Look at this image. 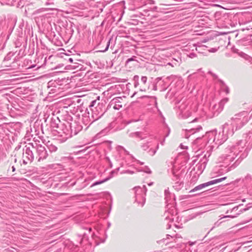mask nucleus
<instances>
[{"label":"nucleus","instance_id":"1","mask_svg":"<svg viewBox=\"0 0 252 252\" xmlns=\"http://www.w3.org/2000/svg\"><path fill=\"white\" fill-rule=\"evenodd\" d=\"M239 143H236L234 145L228 146L225 150V154L224 156V161L226 163H229L238 157L235 162L226 169L227 172L235 168L244 159L242 158L241 156L243 153L244 147H240Z\"/></svg>","mask_w":252,"mask_h":252},{"label":"nucleus","instance_id":"2","mask_svg":"<svg viewBox=\"0 0 252 252\" xmlns=\"http://www.w3.org/2000/svg\"><path fill=\"white\" fill-rule=\"evenodd\" d=\"M228 124H225L223 126V131L222 132H220L217 133L216 130H213L206 132V134L202 136V137L197 138L195 140L196 143H199L200 141H205V144L203 145H207L210 144V145H214V147L216 146H219L223 143L227 137V136L224 134V130L228 128Z\"/></svg>","mask_w":252,"mask_h":252},{"label":"nucleus","instance_id":"3","mask_svg":"<svg viewBox=\"0 0 252 252\" xmlns=\"http://www.w3.org/2000/svg\"><path fill=\"white\" fill-rule=\"evenodd\" d=\"M245 139L244 140H240L237 142L239 143L240 147H244L243 153L241 156L242 158H246L252 148V129L248 133L245 134Z\"/></svg>","mask_w":252,"mask_h":252},{"label":"nucleus","instance_id":"4","mask_svg":"<svg viewBox=\"0 0 252 252\" xmlns=\"http://www.w3.org/2000/svg\"><path fill=\"white\" fill-rule=\"evenodd\" d=\"M68 122H63L60 125L58 129H54L58 133L59 136L62 137V139H59L61 141V142H64L72 137V131L70 130Z\"/></svg>","mask_w":252,"mask_h":252},{"label":"nucleus","instance_id":"5","mask_svg":"<svg viewBox=\"0 0 252 252\" xmlns=\"http://www.w3.org/2000/svg\"><path fill=\"white\" fill-rule=\"evenodd\" d=\"M133 189L135 191V201L140 205L141 207H143L146 201L145 196L147 191L146 186L144 185L143 188L136 187Z\"/></svg>","mask_w":252,"mask_h":252},{"label":"nucleus","instance_id":"6","mask_svg":"<svg viewBox=\"0 0 252 252\" xmlns=\"http://www.w3.org/2000/svg\"><path fill=\"white\" fill-rule=\"evenodd\" d=\"M29 145L32 146V149L36 151V155L35 158L38 161L40 162L47 158L48 154L44 146L40 144L37 145V144H35L34 146L32 143H30Z\"/></svg>","mask_w":252,"mask_h":252},{"label":"nucleus","instance_id":"7","mask_svg":"<svg viewBox=\"0 0 252 252\" xmlns=\"http://www.w3.org/2000/svg\"><path fill=\"white\" fill-rule=\"evenodd\" d=\"M142 149L147 151L150 156H154L158 149V144L155 140L147 141L141 146Z\"/></svg>","mask_w":252,"mask_h":252},{"label":"nucleus","instance_id":"8","mask_svg":"<svg viewBox=\"0 0 252 252\" xmlns=\"http://www.w3.org/2000/svg\"><path fill=\"white\" fill-rule=\"evenodd\" d=\"M55 112L56 111H53L51 116L47 114V113H45L43 119L45 122H47V121L49 120L51 126L53 128H56L55 129H58L60 127V120L58 116L55 115L54 112Z\"/></svg>","mask_w":252,"mask_h":252},{"label":"nucleus","instance_id":"9","mask_svg":"<svg viewBox=\"0 0 252 252\" xmlns=\"http://www.w3.org/2000/svg\"><path fill=\"white\" fill-rule=\"evenodd\" d=\"M31 148L26 146L23 149V162L24 164H27L29 162H31L34 159L33 150Z\"/></svg>","mask_w":252,"mask_h":252},{"label":"nucleus","instance_id":"10","mask_svg":"<svg viewBox=\"0 0 252 252\" xmlns=\"http://www.w3.org/2000/svg\"><path fill=\"white\" fill-rule=\"evenodd\" d=\"M226 178V177H224L221 178H219L217 179H215L210 181H209L208 182L201 184L198 186H196L193 189L191 190L190 192H194L198 190H200L202 189L203 188H204L205 187H207L210 185H213L215 184H217L221 182V181L224 180Z\"/></svg>","mask_w":252,"mask_h":252},{"label":"nucleus","instance_id":"11","mask_svg":"<svg viewBox=\"0 0 252 252\" xmlns=\"http://www.w3.org/2000/svg\"><path fill=\"white\" fill-rule=\"evenodd\" d=\"M200 144V148H202L203 147H204L206 148V150L207 151L206 153L204 155L203 157V163L204 164V167H205L206 164L208 161L207 158H208L211 155V152L212 151L213 148H214V145H210V144H208L207 145H203V144H205V141H200V142L198 143Z\"/></svg>","mask_w":252,"mask_h":252},{"label":"nucleus","instance_id":"12","mask_svg":"<svg viewBox=\"0 0 252 252\" xmlns=\"http://www.w3.org/2000/svg\"><path fill=\"white\" fill-rule=\"evenodd\" d=\"M200 144V148H202L203 147H204L206 148V150L207 151L206 153L204 155L203 157V163L204 164V167H205L206 164L208 161L207 158H208L211 155V152L212 151L213 148H214V145H210V144H208L207 145H203V144H205V141H200V142L198 143Z\"/></svg>","mask_w":252,"mask_h":252},{"label":"nucleus","instance_id":"13","mask_svg":"<svg viewBox=\"0 0 252 252\" xmlns=\"http://www.w3.org/2000/svg\"><path fill=\"white\" fill-rule=\"evenodd\" d=\"M200 144V148H202L203 147H204L206 148V150L207 151L206 153L204 155L203 157V163L204 164V167H205L206 164L208 161L207 158H208L211 155V152L212 151L213 148H214V145H210V144H208L207 145H203V144H205V141H200V142L198 143Z\"/></svg>","mask_w":252,"mask_h":252},{"label":"nucleus","instance_id":"14","mask_svg":"<svg viewBox=\"0 0 252 252\" xmlns=\"http://www.w3.org/2000/svg\"><path fill=\"white\" fill-rule=\"evenodd\" d=\"M70 130L72 131V136L76 135L78 134L83 128V126L80 124L79 123L74 121L71 123H69Z\"/></svg>","mask_w":252,"mask_h":252},{"label":"nucleus","instance_id":"15","mask_svg":"<svg viewBox=\"0 0 252 252\" xmlns=\"http://www.w3.org/2000/svg\"><path fill=\"white\" fill-rule=\"evenodd\" d=\"M250 207H251V206L240 210L239 213H237L235 215H226V216H223L221 217L219 220H218L214 223V226L213 227H218L222 222L225 221V220H223V221H220V220H221L222 219H226V218H232L233 219V218H236L243 212L247 211Z\"/></svg>","mask_w":252,"mask_h":252},{"label":"nucleus","instance_id":"16","mask_svg":"<svg viewBox=\"0 0 252 252\" xmlns=\"http://www.w3.org/2000/svg\"><path fill=\"white\" fill-rule=\"evenodd\" d=\"M81 113L82 122L85 125H87L90 123L92 124V120L91 119V115L90 111H80Z\"/></svg>","mask_w":252,"mask_h":252},{"label":"nucleus","instance_id":"17","mask_svg":"<svg viewBox=\"0 0 252 252\" xmlns=\"http://www.w3.org/2000/svg\"><path fill=\"white\" fill-rule=\"evenodd\" d=\"M90 112L92 123L98 120L104 114L103 111H90Z\"/></svg>","mask_w":252,"mask_h":252},{"label":"nucleus","instance_id":"18","mask_svg":"<svg viewBox=\"0 0 252 252\" xmlns=\"http://www.w3.org/2000/svg\"><path fill=\"white\" fill-rule=\"evenodd\" d=\"M203 115L206 117V119H212L217 117L219 114V111H202Z\"/></svg>","mask_w":252,"mask_h":252},{"label":"nucleus","instance_id":"19","mask_svg":"<svg viewBox=\"0 0 252 252\" xmlns=\"http://www.w3.org/2000/svg\"><path fill=\"white\" fill-rule=\"evenodd\" d=\"M202 129V126H198L195 128H191L189 129H186V133L185 134V137L186 138H189L190 136V134H189V133L190 134H193L196 132L199 131Z\"/></svg>","mask_w":252,"mask_h":252},{"label":"nucleus","instance_id":"20","mask_svg":"<svg viewBox=\"0 0 252 252\" xmlns=\"http://www.w3.org/2000/svg\"><path fill=\"white\" fill-rule=\"evenodd\" d=\"M178 116L180 119H186L190 117L191 113L189 111H179Z\"/></svg>","mask_w":252,"mask_h":252},{"label":"nucleus","instance_id":"21","mask_svg":"<svg viewBox=\"0 0 252 252\" xmlns=\"http://www.w3.org/2000/svg\"><path fill=\"white\" fill-rule=\"evenodd\" d=\"M108 107H109V108L112 107L114 109L119 110L122 107V105L120 104V102L112 101L108 105L107 109H109Z\"/></svg>","mask_w":252,"mask_h":252},{"label":"nucleus","instance_id":"22","mask_svg":"<svg viewBox=\"0 0 252 252\" xmlns=\"http://www.w3.org/2000/svg\"><path fill=\"white\" fill-rule=\"evenodd\" d=\"M47 147L51 153L55 152L58 150V147L55 144L50 143V142L47 143Z\"/></svg>","mask_w":252,"mask_h":252},{"label":"nucleus","instance_id":"23","mask_svg":"<svg viewBox=\"0 0 252 252\" xmlns=\"http://www.w3.org/2000/svg\"><path fill=\"white\" fill-rule=\"evenodd\" d=\"M64 112L66 113L63 116V120L64 122H68V123H71L73 121V118L68 113V111H64Z\"/></svg>","mask_w":252,"mask_h":252},{"label":"nucleus","instance_id":"24","mask_svg":"<svg viewBox=\"0 0 252 252\" xmlns=\"http://www.w3.org/2000/svg\"><path fill=\"white\" fill-rule=\"evenodd\" d=\"M109 180V178H105L102 180H100V181H96V182H94L92 185H91V187H94V186H96V185H100L102 183H103Z\"/></svg>","mask_w":252,"mask_h":252},{"label":"nucleus","instance_id":"25","mask_svg":"<svg viewBox=\"0 0 252 252\" xmlns=\"http://www.w3.org/2000/svg\"><path fill=\"white\" fill-rule=\"evenodd\" d=\"M99 98L100 97L99 96H97V99H95V100H94L93 101H92L91 102V104L89 105V107H93L96 104H97L98 106H99L100 105V103L99 102H98L99 101Z\"/></svg>","mask_w":252,"mask_h":252},{"label":"nucleus","instance_id":"26","mask_svg":"<svg viewBox=\"0 0 252 252\" xmlns=\"http://www.w3.org/2000/svg\"><path fill=\"white\" fill-rule=\"evenodd\" d=\"M172 174H173V177L172 180L176 182V184L178 183V180H179V176L177 174H176L175 172L173 170H172Z\"/></svg>","mask_w":252,"mask_h":252},{"label":"nucleus","instance_id":"27","mask_svg":"<svg viewBox=\"0 0 252 252\" xmlns=\"http://www.w3.org/2000/svg\"><path fill=\"white\" fill-rule=\"evenodd\" d=\"M227 101H228V98H227L222 99V100L220 102V104H219L220 109H223V105H224L226 102H227Z\"/></svg>","mask_w":252,"mask_h":252},{"label":"nucleus","instance_id":"28","mask_svg":"<svg viewBox=\"0 0 252 252\" xmlns=\"http://www.w3.org/2000/svg\"><path fill=\"white\" fill-rule=\"evenodd\" d=\"M110 41H111V39H110L106 43V47L104 49V50H99V51H98L97 52H106V51L108 50V48H109V47L110 46Z\"/></svg>","mask_w":252,"mask_h":252},{"label":"nucleus","instance_id":"29","mask_svg":"<svg viewBox=\"0 0 252 252\" xmlns=\"http://www.w3.org/2000/svg\"><path fill=\"white\" fill-rule=\"evenodd\" d=\"M109 129L108 128H105L103 130H102L99 133H98V135H104L107 133V132L109 131Z\"/></svg>","mask_w":252,"mask_h":252},{"label":"nucleus","instance_id":"30","mask_svg":"<svg viewBox=\"0 0 252 252\" xmlns=\"http://www.w3.org/2000/svg\"><path fill=\"white\" fill-rule=\"evenodd\" d=\"M166 237H167L166 239H169V237H171L172 238H175V239H174L175 242H176V239H177L178 238H182L181 236L180 235H179V234H176L175 237L171 236V235L167 234V235H166Z\"/></svg>","mask_w":252,"mask_h":252},{"label":"nucleus","instance_id":"31","mask_svg":"<svg viewBox=\"0 0 252 252\" xmlns=\"http://www.w3.org/2000/svg\"><path fill=\"white\" fill-rule=\"evenodd\" d=\"M12 54L11 53H8L4 58L3 62L8 61L11 60Z\"/></svg>","mask_w":252,"mask_h":252},{"label":"nucleus","instance_id":"32","mask_svg":"<svg viewBox=\"0 0 252 252\" xmlns=\"http://www.w3.org/2000/svg\"><path fill=\"white\" fill-rule=\"evenodd\" d=\"M136 61V57L135 56H133L131 58H130L129 59H128L126 62V64H127L129 62H131V61Z\"/></svg>","mask_w":252,"mask_h":252},{"label":"nucleus","instance_id":"33","mask_svg":"<svg viewBox=\"0 0 252 252\" xmlns=\"http://www.w3.org/2000/svg\"><path fill=\"white\" fill-rule=\"evenodd\" d=\"M140 134V133L139 132L131 133L129 134V136H130V137H133V136L138 137L139 136Z\"/></svg>","mask_w":252,"mask_h":252},{"label":"nucleus","instance_id":"34","mask_svg":"<svg viewBox=\"0 0 252 252\" xmlns=\"http://www.w3.org/2000/svg\"><path fill=\"white\" fill-rule=\"evenodd\" d=\"M114 174H116V172L115 171V170H112L110 172L109 176L107 178H109V180L111 178H112L114 176Z\"/></svg>","mask_w":252,"mask_h":252},{"label":"nucleus","instance_id":"35","mask_svg":"<svg viewBox=\"0 0 252 252\" xmlns=\"http://www.w3.org/2000/svg\"><path fill=\"white\" fill-rule=\"evenodd\" d=\"M219 49V47L212 48L209 50V52H211V53H215Z\"/></svg>","mask_w":252,"mask_h":252},{"label":"nucleus","instance_id":"36","mask_svg":"<svg viewBox=\"0 0 252 252\" xmlns=\"http://www.w3.org/2000/svg\"><path fill=\"white\" fill-rule=\"evenodd\" d=\"M141 80L142 82L145 84L147 83V77L146 76H142Z\"/></svg>","mask_w":252,"mask_h":252},{"label":"nucleus","instance_id":"37","mask_svg":"<svg viewBox=\"0 0 252 252\" xmlns=\"http://www.w3.org/2000/svg\"><path fill=\"white\" fill-rule=\"evenodd\" d=\"M106 159L108 162V163L109 164L110 167L111 168H112L113 167V164H112V162L111 161L110 159L109 158L106 157Z\"/></svg>","mask_w":252,"mask_h":252},{"label":"nucleus","instance_id":"38","mask_svg":"<svg viewBox=\"0 0 252 252\" xmlns=\"http://www.w3.org/2000/svg\"><path fill=\"white\" fill-rule=\"evenodd\" d=\"M164 193H165V199H167L168 197V196L169 194V191L168 189H166L164 190Z\"/></svg>","mask_w":252,"mask_h":252},{"label":"nucleus","instance_id":"39","mask_svg":"<svg viewBox=\"0 0 252 252\" xmlns=\"http://www.w3.org/2000/svg\"><path fill=\"white\" fill-rule=\"evenodd\" d=\"M225 87L224 91L226 93V94H228L229 93V89L228 87L226 85L224 86Z\"/></svg>","mask_w":252,"mask_h":252},{"label":"nucleus","instance_id":"40","mask_svg":"<svg viewBox=\"0 0 252 252\" xmlns=\"http://www.w3.org/2000/svg\"><path fill=\"white\" fill-rule=\"evenodd\" d=\"M146 2L150 4H154L155 1L154 0H146Z\"/></svg>","mask_w":252,"mask_h":252},{"label":"nucleus","instance_id":"41","mask_svg":"<svg viewBox=\"0 0 252 252\" xmlns=\"http://www.w3.org/2000/svg\"><path fill=\"white\" fill-rule=\"evenodd\" d=\"M133 80L134 82H137L139 80V76L138 75H135L133 77Z\"/></svg>","mask_w":252,"mask_h":252},{"label":"nucleus","instance_id":"42","mask_svg":"<svg viewBox=\"0 0 252 252\" xmlns=\"http://www.w3.org/2000/svg\"><path fill=\"white\" fill-rule=\"evenodd\" d=\"M218 82H220L222 86H224L226 85L224 81L221 79H218Z\"/></svg>","mask_w":252,"mask_h":252},{"label":"nucleus","instance_id":"43","mask_svg":"<svg viewBox=\"0 0 252 252\" xmlns=\"http://www.w3.org/2000/svg\"><path fill=\"white\" fill-rule=\"evenodd\" d=\"M167 133L166 134V135L165 136V138L167 137V136H168V135H169L170 132V129L169 127L168 126H167Z\"/></svg>","mask_w":252,"mask_h":252},{"label":"nucleus","instance_id":"44","mask_svg":"<svg viewBox=\"0 0 252 252\" xmlns=\"http://www.w3.org/2000/svg\"><path fill=\"white\" fill-rule=\"evenodd\" d=\"M122 173H129V174H133V171H130V170H126L125 172H123Z\"/></svg>","mask_w":252,"mask_h":252},{"label":"nucleus","instance_id":"45","mask_svg":"<svg viewBox=\"0 0 252 252\" xmlns=\"http://www.w3.org/2000/svg\"><path fill=\"white\" fill-rule=\"evenodd\" d=\"M238 207L239 206H236V207H234L231 211V212H233V211H236L238 210Z\"/></svg>","mask_w":252,"mask_h":252},{"label":"nucleus","instance_id":"46","mask_svg":"<svg viewBox=\"0 0 252 252\" xmlns=\"http://www.w3.org/2000/svg\"><path fill=\"white\" fill-rule=\"evenodd\" d=\"M152 11H158V7L157 6H154L152 8Z\"/></svg>","mask_w":252,"mask_h":252},{"label":"nucleus","instance_id":"47","mask_svg":"<svg viewBox=\"0 0 252 252\" xmlns=\"http://www.w3.org/2000/svg\"><path fill=\"white\" fill-rule=\"evenodd\" d=\"M145 172L150 174V173H151L152 172L149 168H147L146 170L145 171Z\"/></svg>","mask_w":252,"mask_h":252},{"label":"nucleus","instance_id":"48","mask_svg":"<svg viewBox=\"0 0 252 252\" xmlns=\"http://www.w3.org/2000/svg\"><path fill=\"white\" fill-rule=\"evenodd\" d=\"M134 87H137L139 85V82H138V81H137V82H134Z\"/></svg>","mask_w":252,"mask_h":252},{"label":"nucleus","instance_id":"49","mask_svg":"<svg viewBox=\"0 0 252 252\" xmlns=\"http://www.w3.org/2000/svg\"><path fill=\"white\" fill-rule=\"evenodd\" d=\"M68 62H69L70 63H72L73 62V59L71 58H69L68 59Z\"/></svg>","mask_w":252,"mask_h":252},{"label":"nucleus","instance_id":"50","mask_svg":"<svg viewBox=\"0 0 252 252\" xmlns=\"http://www.w3.org/2000/svg\"><path fill=\"white\" fill-rule=\"evenodd\" d=\"M212 75L214 77V78H215V79L218 78V76L216 74L212 73Z\"/></svg>","mask_w":252,"mask_h":252},{"label":"nucleus","instance_id":"51","mask_svg":"<svg viewBox=\"0 0 252 252\" xmlns=\"http://www.w3.org/2000/svg\"><path fill=\"white\" fill-rule=\"evenodd\" d=\"M165 219H166V220L169 219V220H173V218H169V217L168 216H167L165 217Z\"/></svg>","mask_w":252,"mask_h":252},{"label":"nucleus","instance_id":"52","mask_svg":"<svg viewBox=\"0 0 252 252\" xmlns=\"http://www.w3.org/2000/svg\"><path fill=\"white\" fill-rule=\"evenodd\" d=\"M119 170H120V167H118V168H116V169H115V171L116 172V174H117V173L119 171Z\"/></svg>","mask_w":252,"mask_h":252},{"label":"nucleus","instance_id":"53","mask_svg":"<svg viewBox=\"0 0 252 252\" xmlns=\"http://www.w3.org/2000/svg\"><path fill=\"white\" fill-rule=\"evenodd\" d=\"M159 114H160V116L163 118V123H164V120H165V118H164L163 117V116H162V114H161V112H160V111Z\"/></svg>","mask_w":252,"mask_h":252},{"label":"nucleus","instance_id":"54","mask_svg":"<svg viewBox=\"0 0 252 252\" xmlns=\"http://www.w3.org/2000/svg\"><path fill=\"white\" fill-rule=\"evenodd\" d=\"M12 170L13 172H14L15 171V168L14 166H12Z\"/></svg>","mask_w":252,"mask_h":252},{"label":"nucleus","instance_id":"55","mask_svg":"<svg viewBox=\"0 0 252 252\" xmlns=\"http://www.w3.org/2000/svg\"><path fill=\"white\" fill-rule=\"evenodd\" d=\"M165 239L163 238L162 239V240L159 241L158 242H164L165 241Z\"/></svg>","mask_w":252,"mask_h":252},{"label":"nucleus","instance_id":"56","mask_svg":"<svg viewBox=\"0 0 252 252\" xmlns=\"http://www.w3.org/2000/svg\"><path fill=\"white\" fill-rule=\"evenodd\" d=\"M157 80L158 81H159V80H161V78H160V77H158V78H157Z\"/></svg>","mask_w":252,"mask_h":252},{"label":"nucleus","instance_id":"57","mask_svg":"<svg viewBox=\"0 0 252 252\" xmlns=\"http://www.w3.org/2000/svg\"><path fill=\"white\" fill-rule=\"evenodd\" d=\"M196 119H193V120H191L190 122H189V123L193 122H194V121H195V120H196Z\"/></svg>","mask_w":252,"mask_h":252},{"label":"nucleus","instance_id":"58","mask_svg":"<svg viewBox=\"0 0 252 252\" xmlns=\"http://www.w3.org/2000/svg\"><path fill=\"white\" fill-rule=\"evenodd\" d=\"M154 90L156 91L157 90V86H155L154 88Z\"/></svg>","mask_w":252,"mask_h":252},{"label":"nucleus","instance_id":"59","mask_svg":"<svg viewBox=\"0 0 252 252\" xmlns=\"http://www.w3.org/2000/svg\"><path fill=\"white\" fill-rule=\"evenodd\" d=\"M238 49L234 50V52H236V53H237V51H238Z\"/></svg>","mask_w":252,"mask_h":252},{"label":"nucleus","instance_id":"60","mask_svg":"<svg viewBox=\"0 0 252 252\" xmlns=\"http://www.w3.org/2000/svg\"><path fill=\"white\" fill-rule=\"evenodd\" d=\"M152 185H153V183H151L149 184V186H151Z\"/></svg>","mask_w":252,"mask_h":252},{"label":"nucleus","instance_id":"61","mask_svg":"<svg viewBox=\"0 0 252 252\" xmlns=\"http://www.w3.org/2000/svg\"><path fill=\"white\" fill-rule=\"evenodd\" d=\"M14 161H15V162L17 161V159H16V158H15L14 159Z\"/></svg>","mask_w":252,"mask_h":252},{"label":"nucleus","instance_id":"62","mask_svg":"<svg viewBox=\"0 0 252 252\" xmlns=\"http://www.w3.org/2000/svg\"><path fill=\"white\" fill-rule=\"evenodd\" d=\"M190 55L192 56V57H193L194 56V54H191Z\"/></svg>","mask_w":252,"mask_h":252},{"label":"nucleus","instance_id":"63","mask_svg":"<svg viewBox=\"0 0 252 252\" xmlns=\"http://www.w3.org/2000/svg\"><path fill=\"white\" fill-rule=\"evenodd\" d=\"M190 55L192 56V57H193L194 56V54H191Z\"/></svg>","mask_w":252,"mask_h":252},{"label":"nucleus","instance_id":"64","mask_svg":"<svg viewBox=\"0 0 252 252\" xmlns=\"http://www.w3.org/2000/svg\"><path fill=\"white\" fill-rule=\"evenodd\" d=\"M60 112V111H57V114H58V113H59Z\"/></svg>","mask_w":252,"mask_h":252}]
</instances>
